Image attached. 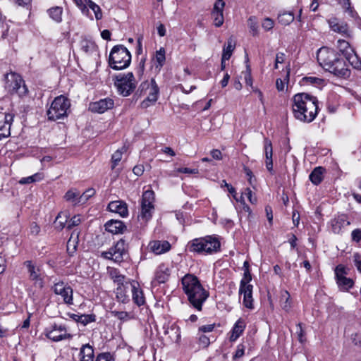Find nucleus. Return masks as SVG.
<instances>
[{
  "label": "nucleus",
  "instance_id": "f257e3e1",
  "mask_svg": "<svg viewBox=\"0 0 361 361\" xmlns=\"http://www.w3.org/2000/svg\"><path fill=\"white\" fill-rule=\"evenodd\" d=\"M319 64L326 71L341 78H348L350 75L346 61L341 54L334 49L321 47L317 53Z\"/></svg>",
  "mask_w": 361,
  "mask_h": 361
},
{
  "label": "nucleus",
  "instance_id": "f03ea898",
  "mask_svg": "<svg viewBox=\"0 0 361 361\" xmlns=\"http://www.w3.org/2000/svg\"><path fill=\"white\" fill-rule=\"evenodd\" d=\"M292 111L295 119L311 123L318 114V99L310 94L302 92L295 94L292 99Z\"/></svg>",
  "mask_w": 361,
  "mask_h": 361
},
{
  "label": "nucleus",
  "instance_id": "7ed1b4c3",
  "mask_svg": "<svg viewBox=\"0 0 361 361\" xmlns=\"http://www.w3.org/2000/svg\"><path fill=\"white\" fill-rule=\"evenodd\" d=\"M183 293L190 304L197 310H202L203 304L209 296V293L201 283L200 279L192 274H187L181 279Z\"/></svg>",
  "mask_w": 361,
  "mask_h": 361
},
{
  "label": "nucleus",
  "instance_id": "20e7f679",
  "mask_svg": "<svg viewBox=\"0 0 361 361\" xmlns=\"http://www.w3.org/2000/svg\"><path fill=\"white\" fill-rule=\"evenodd\" d=\"M108 63L114 70L126 69L131 63V54L125 46L116 45L110 51Z\"/></svg>",
  "mask_w": 361,
  "mask_h": 361
},
{
  "label": "nucleus",
  "instance_id": "39448f33",
  "mask_svg": "<svg viewBox=\"0 0 361 361\" xmlns=\"http://www.w3.org/2000/svg\"><path fill=\"white\" fill-rule=\"evenodd\" d=\"M113 81L117 92L122 97L130 95L137 87V82L133 72L115 75L113 77Z\"/></svg>",
  "mask_w": 361,
  "mask_h": 361
},
{
  "label": "nucleus",
  "instance_id": "423d86ee",
  "mask_svg": "<svg viewBox=\"0 0 361 361\" xmlns=\"http://www.w3.org/2000/svg\"><path fill=\"white\" fill-rule=\"evenodd\" d=\"M70 106V100L65 96L60 95L55 97L47 111L48 120L55 121L67 117V111Z\"/></svg>",
  "mask_w": 361,
  "mask_h": 361
},
{
  "label": "nucleus",
  "instance_id": "0eeeda50",
  "mask_svg": "<svg viewBox=\"0 0 361 361\" xmlns=\"http://www.w3.org/2000/svg\"><path fill=\"white\" fill-rule=\"evenodd\" d=\"M4 80L5 87L11 94H17L20 97H25L28 94V88L20 75L11 71L4 75Z\"/></svg>",
  "mask_w": 361,
  "mask_h": 361
},
{
  "label": "nucleus",
  "instance_id": "6e6552de",
  "mask_svg": "<svg viewBox=\"0 0 361 361\" xmlns=\"http://www.w3.org/2000/svg\"><path fill=\"white\" fill-rule=\"evenodd\" d=\"M128 255L127 245L126 240L121 238L108 251L103 252L102 257L106 259L113 260L116 263H121L124 261L125 257Z\"/></svg>",
  "mask_w": 361,
  "mask_h": 361
},
{
  "label": "nucleus",
  "instance_id": "1a4fd4ad",
  "mask_svg": "<svg viewBox=\"0 0 361 361\" xmlns=\"http://www.w3.org/2000/svg\"><path fill=\"white\" fill-rule=\"evenodd\" d=\"M154 200V192L152 190H148L143 192L140 216L146 222L152 217V213L154 209L153 204Z\"/></svg>",
  "mask_w": 361,
  "mask_h": 361
},
{
  "label": "nucleus",
  "instance_id": "9d476101",
  "mask_svg": "<svg viewBox=\"0 0 361 361\" xmlns=\"http://www.w3.org/2000/svg\"><path fill=\"white\" fill-rule=\"evenodd\" d=\"M44 334L49 339L54 342L71 338L72 336L67 333L65 325L54 323L50 327L44 329Z\"/></svg>",
  "mask_w": 361,
  "mask_h": 361
},
{
  "label": "nucleus",
  "instance_id": "9b49d317",
  "mask_svg": "<svg viewBox=\"0 0 361 361\" xmlns=\"http://www.w3.org/2000/svg\"><path fill=\"white\" fill-rule=\"evenodd\" d=\"M29 274V279L33 282L34 286L39 288L44 286V277L41 272L39 266H37L32 260H27L23 262Z\"/></svg>",
  "mask_w": 361,
  "mask_h": 361
},
{
  "label": "nucleus",
  "instance_id": "f8f14e48",
  "mask_svg": "<svg viewBox=\"0 0 361 361\" xmlns=\"http://www.w3.org/2000/svg\"><path fill=\"white\" fill-rule=\"evenodd\" d=\"M347 269L342 264H338L335 268V278L336 283L341 290H348L354 286L352 279L347 277Z\"/></svg>",
  "mask_w": 361,
  "mask_h": 361
},
{
  "label": "nucleus",
  "instance_id": "ddd939ff",
  "mask_svg": "<svg viewBox=\"0 0 361 361\" xmlns=\"http://www.w3.org/2000/svg\"><path fill=\"white\" fill-rule=\"evenodd\" d=\"M51 290L56 295H61L63 298V302L67 305L73 303V288L62 281L54 283Z\"/></svg>",
  "mask_w": 361,
  "mask_h": 361
},
{
  "label": "nucleus",
  "instance_id": "4468645a",
  "mask_svg": "<svg viewBox=\"0 0 361 361\" xmlns=\"http://www.w3.org/2000/svg\"><path fill=\"white\" fill-rule=\"evenodd\" d=\"M328 23L332 31L338 32L347 38L352 37V32L346 23L340 21L336 18H331L328 20Z\"/></svg>",
  "mask_w": 361,
  "mask_h": 361
},
{
  "label": "nucleus",
  "instance_id": "2eb2a0df",
  "mask_svg": "<svg viewBox=\"0 0 361 361\" xmlns=\"http://www.w3.org/2000/svg\"><path fill=\"white\" fill-rule=\"evenodd\" d=\"M151 87L149 89V95L147 97L144 99L140 106L142 109H147L149 106L154 104L158 99L159 94V88L155 81L154 78H152L150 80Z\"/></svg>",
  "mask_w": 361,
  "mask_h": 361
},
{
  "label": "nucleus",
  "instance_id": "dca6fc26",
  "mask_svg": "<svg viewBox=\"0 0 361 361\" xmlns=\"http://www.w3.org/2000/svg\"><path fill=\"white\" fill-rule=\"evenodd\" d=\"M224 6L225 2L224 0H216L211 15L214 20V25L216 27H221L224 23L223 11Z\"/></svg>",
  "mask_w": 361,
  "mask_h": 361
},
{
  "label": "nucleus",
  "instance_id": "f3484780",
  "mask_svg": "<svg viewBox=\"0 0 361 361\" xmlns=\"http://www.w3.org/2000/svg\"><path fill=\"white\" fill-rule=\"evenodd\" d=\"M114 102L112 99L105 98L90 104V110L94 113L102 114L114 107Z\"/></svg>",
  "mask_w": 361,
  "mask_h": 361
},
{
  "label": "nucleus",
  "instance_id": "a211bd4d",
  "mask_svg": "<svg viewBox=\"0 0 361 361\" xmlns=\"http://www.w3.org/2000/svg\"><path fill=\"white\" fill-rule=\"evenodd\" d=\"M350 221L345 214L336 216L331 221V231L335 234H341L346 226L350 225Z\"/></svg>",
  "mask_w": 361,
  "mask_h": 361
},
{
  "label": "nucleus",
  "instance_id": "6ab92c4d",
  "mask_svg": "<svg viewBox=\"0 0 361 361\" xmlns=\"http://www.w3.org/2000/svg\"><path fill=\"white\" fill-rule=\"evenodd\" d=\"M4 118L0 120V140L11 135V126L13 121L14 116L12 114H4Z\"/></svg>",
  "mask_w": 361,
  "mask_h": 361
},
{
  "label": "nucleus",
  "instance_id": "aec40b11",
  "mask_svg": "<svg viewBox=\"0 0 361 361\" xmlns=\"http://www.w3.org/2000/svg\"><path fill=\"white\" fill-rule=\"evenodd\" d=\"M206 243L205 237L195 238L188 243L186 250L192 253L205 254Z\"/></svg>",
  "mask_w": 361,
  "mask_h": 361
},
{
  "label": "nucleus",
  "instance_id": "412c9836",
  "mask_svg": "<svg viewBox=\"0 0 361 361\" xmlns=\"http://www.w3.org/2000/svg\"><path fill=\"white\" fill-rule=\"evenodd\" d=\"M170 276V269L164 264H160L156 271L154 279L152 281L154 286H158L168 281Z\"/></svg>",
  "mask_w": 361,
  "mask_h": 361
},
{
  "label": "nucleus",
  "instance_id": "4be33fe9",
  "mask_svg": "<svg viewBox=\"0 0 361 361\" xmlns=\"http://www.w3.org/2000/svg\"><path fill=\"white\" fill-rule=\"evenodd\" d=\"M149 247L152 252L155 255H161L169 252L171 245L167 240H153L149 244Z\"/></svg>",
  "mask_w": 361,
  "mask_h": 361
},
{
  "label": "nucleus",
  "instance_id": "5701e85b",
  "mask_svg": "<svg viewBox=\"0 0 361 361\" xmlns=\"http://www.w3.org/2000/svg\"><path fill=\"white\" fill-rule=\"evenodd\" d=\"M264 149L265 154V164L267 169L271 173H273V147L271 141L267 138L264 139Z\"/></svg>",
  "mask_w": 361,
  "mask_h": 361
},
{
  "label": "nucleus",
  "instance_id": "b1692460",
  "mask_svg": "<svg viewBox=\"0 0 361 361\" xmlns=\"http://www.w3.org/2000/svg\"><path fill=\"white\" fill-rule=\"evenodd\" d=\"M107 208L110 212L117 213L121 217H126L128 215V205L123 201H111L109 203Z\"/></svg>",
  "mask_w": 361,
  "mask_h": 361
},
{
  "label": "nucleus",
  "instance_id": "393cba45",
  "mask_svg": "<svg viewBox=\"0 0 361 361\" xmlns=\"http://www.w3.org/2000/svg\"><path fill=\"white\" fill-rule=\"evenodd\" d=\"M104 227L106 231L113 234L123 233L127 229L124 223L120 220H109L105 224Z\"/></svg>",
  "mask_w": 361,
  "mask_h": 361
},
{
  "label": "nucleus",
  "instance_id": "a878e982",
  "mask_svg": "<svg viewBox=\"0 0 361 361\" xmlns=\"http://www.w3.org/2000/svg\"><path fill=\"white\" fill-rule=\"evenodd\" d=\"M205 240H207L206 247H205V254H213L217 252L220 250L221 243L219 240L212 235L205 236Z\"/></svg>",
  "mask_w": 361,
  "mask_h": 361
},
{
  "label": "nucleus",
  "instance_id": "bb28decb",
  "mask_svg": "<svg viewBox=\"0 0 361 361\" xmlns=\"http://www.w3.org/2000/svg\"><path fill=\"white\" fill-rule=\"evenodd\" d=\"M252 285H248V286H245V288H243V290H240V288H239V293L243 294V305L248 309H253V299H252Z\"/></svg>",
  "mask_w": 361,
  "mask_h": 361
},
{
  "label": "nucleus",
  "instance_id": "cd10ccee",
  "mask_svg": "<svg viewBox=\"0 0 361 361\" xmlns=\"http://www.w3.org/2000/svg\"><path fill=\"white\" fill-rule=\"evenodd\" d=\"M245 329V323L244 320L242 319H238L231 331V336L229 338L230 341H235L243 334Z\"/></svg>",
  "mask_w": 361,
  "mask_h": 361
},
{
  "label": "nucleus",
  "instance_id": "c85d7f7f",
  "mask_svg": "<svg viewBox=\"0 0 361 361\" xmlns=\"http://www.w3.org/2000/svg\"><path fill=\"white\" fill-rule=\"evenodd\" d=\"M326 171L325 168L322 166L315 167L309 175L310 180L315 185H318L324 179V173Z\"/></svg>",
  "mask_w": 361,
  "mask_h": 361
},
{
  "label": "nucleus",
  "instance_id": "c756f323",
  "mask_svg": "<svg viewBox=\"0 0 361 361\" xmlns=\"http://www.w3.org/2000/svg\"><path fill=\"white\" fill-rule=\"evenodd\" d=\"M80 361H94V348L87 343L82 345L80 350Z\"/></svg>",
  "mask_w": 361,
  "mask_h": 361
},
{
  "label": "nucleus",
  "instance_id": "7c9ffc66",
  "mask_svg": "<svg viewBox=\"0 0 361 361\" xmlns=\"http://www.w3.org/2000/svg\"><path fill=\"white\" fill-rule=\"evenodd\" d=\"M63 12V8L58 6H52L47 10V13L49 17L56 23H61L62 22Z\"/></svg>",
  "mask_w": 361,
  "mask_h": 361
},
{
  "label": "nucleus",
  "instance_id": "2f4dec72",
  "mask_svg": "<svg viewBox=\"0 0 361 361\" xmlns=\"http://www.w3.org/2000/svg\"><path fill=\"white\" fill-rule=\"evenodd\" d=\"M132 298L133 302L137 306H142L145 302L144 293L142 290L139 287V285L136 286L135 284L132 285Z\"/></svg>",
  "mask_w": 361,
  "mask_h": 361
},
{
  "label": "nucleus",
  "instance_id": "473e14b6",
  "mask_svg": "<svg viewBox=\"0 0 361 361\" xmlns=\"http://www.w3.org/2000/svg\"><path fill=\"white\" fill-rule=\"evenodd\" d=\"M295 19V16L291 11H283L278 15V21L282 25H290Z\"/></svg>",
  "mask_w": 361,
  "mask_h": 361
},
{
  "label": "nucleus",
  "instance_id": "72a5a7b5",
  "mask_svg": "<svg viewBox=\"0 0 361 361\" xmlns=\"http://www.w3.org/2000/svg\"><path fill=\"white\" fill-rule=\"evenodd\" d=\"M109 276L114 281L115 283L121 287L123 285L125 281V276L120 273L118 269L113 268L109 271Z\"/></svg>",
  "mask_w": 361,
  "mask_h": 361
},
{
  "label": "nucleus",
  "instance_id": "f704fd0d",
  "mask_svg": "<svg viewBox=\"0 0 361 361\" xmlns=\"http://www.w3.org/2000/svg\"><path fill=\"white\" fill-rule=\"evenodd\" d=\"M348 61V63L355 68L357 70L361 69V59L358 57L355 50L353 52L348 54L344 57Z\"/></svg>",
  "mask_w": 361,
  "mask_h": 361
},
{
  "label": "nucleus",
  "instance_id": "c9c22d12",
  "mask_svg": "<svg viewBox=\"0 0 361 361\" xmlns=\"http://www.w3.org/2000/svg\"><path fill=\"white\" fill-rule=\"evenodd\" d=\"M337 47L339 51L344 57L354 51V49L350 47L349 42L345 39H338L337 42Z\"/></svg>",
  "mask_w": 361,
  "mask_h": 361
},
{
  "label": "nucleus",
  "instance_id": "e433bc0d",
  "mask_svg": "<svg viewBox=\"0 0 361 361\" xmlns=\"http://www.w3.org/2000/svg\"><path fill=\"white\" fill-rule=\"evenodd\" d=\"M80 197V192L77 191L76 189H71L68 190L65 195L64 199L67 202H70L73 203L74 205H76L78 204H80V202H78Z\"/></svg>",
  "mask_w": 361,
  "mask_h": 361
},
{
  "label": "nucleus",
  "instance_id": "4c0bfd02",
  "mask_svg": "<svg viewBox=\"0 0 361 361\" xmlns=\"http://www.w3.org/2000/svg\"><path fill=\"white\" fill-rule=\"evenodd\" d=\"M43 175L40 173H36L32 176L22 178L18 183L21 185L30 184L43 179Z\"/></svg>",
  "mask_w": 361,
  "mask_h": 361
},
{
  "label": "nucleus",
  "instance_id": "58836bf2",
  "mask_svg": "<svg viewBox=\"0 0 361 361\" xmlns=\"http://www.w3.org/2000/svg\"><path fill=\"white\" fill-rule=\"evenodd\" d=\"M235 48V43L231 38L228 39L226 47H224L222 56L223 59H229Z\"/></svg>",
  "mask_w": 361,
  "mask_h": 361
},
{
  "label": "nucleus",
  "instance_id": "ea45409f",
  "mask_svg": "<svg viewBox=\"0 0 361 361\" xmlns=\"http://www.w3.org/2000/svg\"><path fill=\"white\" fill-rule=\"evenodd\" d=\"M97 49V47L94 42L86 39L81 42V49L86 54L96 51Z\"/></svg>",
  "mask_w": 361,
  "mask_h": 361
},
{
  "label": "nucleus",
  "instance_id": "a19ab883",
  "mask_svg": "<svg viewBox=\"0 0 361 361\" xmlns=\"http://www.w3.org/2000/svg\"><path fill=\"white\" fill-rule=\"evenodd\" d=\"M281 307L286 311H288L291 307L290 305V295L287 290L281 293Z\"/></svg>",
  "mask_w": 361,
  "mask_h": 361
},
{
  "label": "nucleus",
  "instance_id": "79ce46f5",
  "mask_svg": "<svg viewBox=\"0 0 361 361\" xmlns=\"http://www.w3.org/2000/svg\"><path fill=\"white\" fill-rule=\"evenodd\" d=\"M302 80L307 83L313 85L315 87L323 86L324 84V80L314 76H308L302 78Z\"/></svg>",
  "mask_w": 361,
  "mask_h": 361
},
{
  "label": "nucleus",
  "instance_id": "37998d69",
  "mask_svg": "<svg viewBox=\"0 0 361 361\" xmlns=\"http://www.w3.org/2000/svg\"><path fill=\"white\" fill-rule=\"evenodd\" d=\"M111 314L113 317L117 318L118 319L123 322L128 321L133 318V317H131L129 312L125 311L114 310L111 311Z\"/></svg>",
  "mask_w": 361,
  "mask_h": 361
},
{
  "label": "nucleus",
  "instance_id": "c03bdc74",
  "mask_svg": "<svg viewBox=\"0 0 361 361\" xmlns=\"http://www.w3.org/2000/svg\"><path fill=\"white\" fill-rule=\"evenodd\" d=\"M95 194V190L92 188L86 190L82 195L80 194L79 200L78 202L81 204L85 203L91 197Z\"/></svg>",
  "mask_w": 361,
  "mask_h": 361
},
{
  "label": "nucleus",
  "instance_id": "a18cd8bd",
  "mask_svg": "<svg viewBox=\"0 0 361 361\" xmlns=\"http://www.w3.org/2000/svg\"><path fill=\"white\" fill-rule=\"evenodd\" d=\"M290 68L286 69V76L283 80L278 78L276 81V89L279 91H283L284 90L285 83H287L289 80Z\"/></svg>",
  "mask_w": 361,
  "mask_h": 361
},
{
  "label": "nucleus",
  "instance_id": "49530a36",
  "mask_svg": "<svg viewBox=\"0 0 361 361\" xmlns=\"http://www.w3.org/2000/svg\"><path fill=\"white\" fill-rule=\"evenodd\" d=\"M155 59L157 62L158 65L157 67H162L164 64L166 57H165V50L164 48H161L159 50L156 51Z\"/></svg>",
  "mask_w": 361,
  "mask_h": 361
},
{
  "label": "nucleus",
  "instance_id": "de8ad7c7",
  "mask_svg": "<svg viewBox=\"0 0 361 361\" xmlns=\"http://www.w3.org/2000/svg\"><path fill=\"white\" fill-rule=\"evenodd\" d=\"M251 280H252V276H251L250 269H245L244 270L243 278L240 281V288L241 291L243 290V288H245V286H248V285H249L248 283Z\"/></svg>",
  "mask_w": 361,
  "mask_h": 361
},
{
  "label": "nucleus",
  "instance_id": "09e8293b",
  "mask_svg": "<svg viewBox=\"0 0 361 361\" xmlns=\"http://www.w3.org/2000/svg\"><path fill=\"white\" fill-rule=\"evenodd\" d=\"M115 358L110 352H104L99 353L94 361H114Z\"/></svg>",
  "mask_w": 361,
  "mask_h": 361
},
{
  "label": "nucleus",
  "instance_id": "8fccbe9b",
  "mask_svg": "<svg viewBox=\"0 0 361 361\" xmlns=\"http://www.w3.org/2000/svg\"><path fill=\"white\" fill-rule=\"evenodd\" d=\"M71 238L72 236L70 238L67 243V252L70 256H73L75 252L78 243V240H72Z\"/></svg>",
  "mask_w": 361,
  "mask_h": 361
},
{
  "label": "nucleus",
  "instance_id": "3c124183",
  "mask_svg": "<svg viewBox=\"0 0 361 361\" xmlns=\"http://www.w3.org/2000/svg\"><path fill=\"white\" fill-rule=\"evenodd\" d=\"M61 214L62 212L59 213L54 221L55 228L59 231H62L65 228L68 219V216L66 215L64 221H59L61 218Z\"/></svg>",
  "mask_w": 361,
  "mask_h": 361
},
{
  "label": "nucleus",
  "instance_id": "603ef678",
  "mask_svg": "<svg viewBox=\"0 0 361 361\" xmlns=\"http://www.w3.org/2000/svg\"><path fill=\"white\" fill-rule=\"evenodd\" d=\"M122 152L119 149L116 150L111 156V169H114L122 159Z\"/></svg>",
  "mask_w": 361,
  "mask_h": 361
},
{
  "label": "nucleus",
  "instance_id": "864d4df0",
  "mask_svg": "<svg viewBox=\"0 0 361 361\" xmlns=\"http://www.w3.org/2000/svg\"><path fill=\"white\" fill-rule=\"evenodd\" d=\"M95 320H96V316L94 314H81L80 323L83 324L84 326H85L91 322H95Z\"/></svg>",
  "mask_w": 361,
  "mask_h": 361
},
{
  "label": "nucleus",
  "instance_id": "5fc2aeb1",
  "mask_svg": "<svg viewBox=\"0 0 361 361\" xmlns=\"http://www.w3.org/2000/svg\"><path fill=\"white\" fill-rule=\"evenodd\" d=\"M88 7L94 12L95 18L97 20H101L102 18V12L101 8L97 4H96L94 2L91 3Z\"/></svg>",
  "mask_w": 361,
  "mask_h": 361
},
{
  "label": "nucleus",
  "instance_id": "6e6d98bb",
  "mask_svg": "<svg viewBox=\"0 0 361 361\" xmlns=\"http://www.w3.org/2000/svg\"><path fill=\"white\" fill-rule=\"evenodd\" d=\"M248 26L251 31L252 32V35L254 36L258 35V24L255 21V17H250L248 19Z\"/></svg>",
  "mask_w": 361,
  "mask_h": 361
},
{
  "label": "nucleus",
  "instance_id": "4d7b16f0",
  "mask_svg": "<svg viewBox=\"0 0 361 361\" xmlns=\"http://www.w3.org/2000/svg\"><path fill=\"white\" fill-rule=\"evenodd\" d=\"M297 334H298V339L300 343H304L306 341V337H305V332L302 329V323H298L297 324Z\"/></svg>",
  "mask_w": 361,
  "mask_h": 361
},
{
  "label": "nucleus",
  "instance_id": "13d9d810",
  "mask_svg": "<svg viewBox=\"0 0 361 361\" xmlns=\"http://www.w3.org/2000/svg\"><path fill=\"white\" fill-rule=\"evenodd\" d=\"M351 240L353 242L361 245V228H356L352 231Z\"/></svg>",
  "mask_w": 361,
  "mask_h": 361
},
{
  "label": "nucleus",
  "instance_id": "bf43d9fd",
  "mask_svg": "<svg viewBox=\"0 0 361 361\" xmlns=\"http://www.w3.org/2000/svg\"><path fill=\"white\" fill-rule=\"evenodd\" d=\"M342 8L350 17L355 18L358 16L357 12L355 11L353 7L351 6L350 1L347 3L346 5L342 6Z\"/></svg>",
  "mask_w": 361,
  "mask_h": 361
},
{
  "label": "nucleus",
  "instance_id": "052dcab7",
  "mask_svg": "<svg viewBox=\"0 0 361 361\" xmlns=\"http://www.w3.org/2000/svg\"><path fill=\"white\" fill-rule=\"evenodd\" d=\"M76 6L80 9L82 14L88 16L90 13L89 8L86 6V4L82 0H73Z\"/></svg>",
  "mask_w": 361,
  "mask_h": 361
},
{
  "label": "nucleus",
  "instance_id": "680f3d73",
  "mask_svg": "<svg viewBox=\"0 0 361 361\" xmlns=\"http://www.w3.org/2000/svg\"><path fill=\"white\" fill-rule=\"evenodd\" d=\"M197 335L200 345H201L203 348H207L210 343L209 337L200 333H198Z\"/></svg>",
  "mask_w": 361,
  "mask_h": 361
},
{
  "label": "nucleus",
  "instance_id": "e2e57ef3",
  "mask_svg": "<svg viewBox=\"0 0 361 361\" xmlns=\"http://www.w3.org/2000/svg\"><path fill=\"white\" fill-rule=\"evenodd\" d=\"M116 298L123 303H126L129 300L128 295L123 293L122 288L120 286L116 288Z\"/></svg>",
  "mask_w": 361,
  "mask_h": 361
},
{
  "label": "nucleus",
  "instance_id": "0e129e2a",
  "mask_svg": "<svg viewBox=\"0 0 361 361\" xmlns=\"http://www.w3.org/2000/svg\"><path fill=\"white\" fill-rule=\"evenodd\" d=\"M244 79L246 85L250 86L251 87H254L252 85V78L251 75V70L249 66H247V70L243 73Z\"/></svg>",
  "mask_w": 361,
  "mask_h": 361
},
{
  "label": "nucleus",
  "instance_id": "69168bd1",
  "mask_svg": "<svg viewBox=\"0 0 361 361\" xmlns=\"http://www.w3.org/2000/svg\"><path fill=\"white\" fill-rule=\"evenodd\" d=\"M80 222H81V219L80 218V216L75 215L70 219L66 228H67V229L71 230L73 227L79 225L80 224Z\"/></svg>",
  "mask_w": 361,
  "mask_h": 361
},
{
  "label": "nucleus",
  "instance_id": "338daca9",
  "mask_svg": "<svg viewBox=\"0 0 361 361\" xmlns=\"http://www.w3.org/2000/svg\"><path fill=\"white\" fill-rule=\"evenodd\" d=\"M274 25V22L270 18H266L262 23V27L267 30H271Z\"/></svg>",
  "mask_w": 361,
  "mask_h": 361
},
{
  "label": "nucleus",
  "instance_id": "774afa93",
  "mask_svg": "<svg viewBox=\"0 0 361 361\" xmlns=\"http://www.w3.org/2000/svg\"><path fill=\"white\" fill-rule=\"evenodd\" d=\"M245 347L243 344H239L237 346V349L233 356V360H237L241 357L244 355Z\"/></svg>",
  "mask_w": 361,
  "mask_h": 361
}]
</instances>
